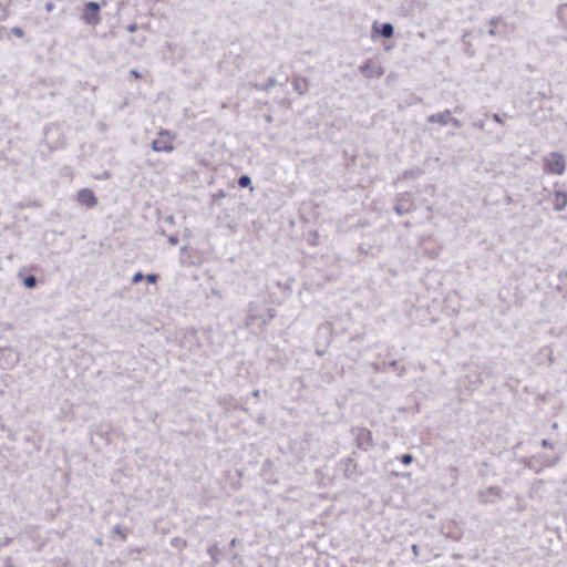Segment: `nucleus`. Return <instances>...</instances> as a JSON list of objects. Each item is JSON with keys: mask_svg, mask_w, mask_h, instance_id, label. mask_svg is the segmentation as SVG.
Listing matches in <instances>:
<instances>
[{"mask_svg": "<svg viewBox=\"0 0 567 567\" xmlns=\"http://www.w3.org/2000/svg\"><path fill=\"white\" fill-rule=\"evenodd\" d=\"M250 177L247 175H243L238 179V185L243 188L248 187L250 185Z\"/></svg>", "mask_w": 567, "mask_h": 567, "instance_id": "9", "label": "nucleus"}, {"mask_svg": "<svg viewBox=\"0 0 567 567\" xmlns=\"http://www.w3.org/2000/svg\"><path fill=\"white\" fill-rule=\"evenodd\" d=\"M357 446L361 450H368L373 444L372 432L365 427H358L354 430Z\"/></svg>", "mask_w": 567, "mask_h": 567, "instance_id": "4", "label": "nucleus"}, {"mask_svg": "<svg viewBox=\"0 0 567 567\" xmlns=\"http://www.w3.org/2000/svg\"><path fill=\"white\" fill-rule=\"evenodd\" d=\"M379 32L384 38H391L393 35V27L390 23H384L381 25Z\"/></svg>", "mask_w": 567, "mask_h": 567, "instance_id": "8", "label": "nucleus"}, {"mask_svg": "<svg viewBox=\"0 0 567 567\" xmlns=\"http://www.w3.org/2000/svg\"><path fill=\"white\" fill-rule=\"evenodd\" d=\"M400 460L404 465H409L413 462V456L411 454H403Z\"/></svg>", "mask_w": 567, "mask_h": 567, "instance_id": "11", "label": "nucleus"}, {"mask_svg": "<svg viewBox=\"0 0 567 567\" xmlns=\"http://www.w3.org/2000/svg\"><path fill=\"white\" fill-rule=\"evenodd\" d=\"M143 278H144V276H143L141 272H136V274L133 276L132 281H133L134 284H137V282L142 281V279H143Z\"/></svg>", "mask_w": 567, "mask_h": 567, "instance_id": "12", "label": "nucleus"}, {"mask_svg": "<svg viewBox=\"0 0 567 567\" xmlns=\"http://www.w3.org/2000/svg\"><path fill=\"white\" fill-rule=\"evenodd\" d=\"M543 167L546 174L563 175L566 168L565 158L559 153H550L544 157Z\"/></svg>", "mask_w": 567, "mask_h": 567, "instance_id": "1", "label": "nucleus"}, {"mask_svg": "<svg viewBox=\"0 0 567 567\" xmlns=\"http://www.w3.org/2000/svg\"><path fill=\"white\" fill-rule=\"evenodd\" d=\"M12 33L19 38L23 37V31L20 28H13Z\"/></svg>", "mask_w": 567, "mask_h": 567, "instance_id": "14", "label": "nucleus"}, {"mask_svg": "<svg viewBox=\"0 0 567 567\" xmlns=\"http://www.w3.org/2000/svg\"><path fill=\"white\" fill-rule=\"evenodd\" d=\"M544 446H548V443L546 441H543Z\"/></svg>", "mask_w": 567, "mask_h": 567, "instance_id": "16", "label": "nucleus"}, {"mask_svg": "<svg viewBox=\"0 0 567 567\" xmlns=\"http://www.w3.org/2000/svg\"><path fill=\"white\" fill-rule=\"evenodd\" d=\"M82 20L90 25L99 24L101 21L99 3L93 1L85 3Z\"/></svg>", "mask_w": 567, "mask_h": 567, "instance_id": "3", "label": "nucleus"}, {"mask_svg": "<svg viewBox=\"0 0 567 567\" xmlns=\"http://www.w3.org/2000/svg\"><path fill=\"white\" fill-rule=\"evenodd\" d=\"M360 71L367 78L381 76L383 74V70L380 65L374 64L373 62H368L360 66Z\"/></svg>", "mask_w": 567, "mask_h": 567, "instance_id": "6", "label": "nucleus"}, {"mask_svg": "<svg viewBox=\"0 0 567 567\" xmlns=\"http://www.w3.org/2000/svg\"><path fill=\"white\" fill-rule=\"evenodd\" d=\"M430 121H436V116H435V115H432V116L430 117Z\"/></svg>", "mask_w": 567, "mask_h": 567, "instance_id": "15", "label": "nucleus"}, {"mask_svg": "<svg viewBox=\"0 0 567 567\" xmlns=\"http://www.w3.org/2000/svg\"><path fill=\"white\" fill-rule=\"evenodd\" d=\"M23 282L28 288H33L37 285V279L33 276H28L24 278Z\"/></svg>", "mask_w": 567, "mask_h": 567, "instance_id": "10", "label": "nucleus"}, {"mask_svg": "<svg viewBox=\"0 0 567 567\" xmlns=\"http://www.w3.org/2000/svg\"><path fill=\"white\" fill-rule=\"evenodd\" d=\"M175 135L168 131L162 130L152 143L155 152L169 153L174 150Z\"/></svg>", "mask_w": 567, "mask_h": 567, "instance_id": "2", "label": "nucleus"}, {"mask_svg": "<svg viewBox=\"0 0 567 567\" xmlns=\"http://www.w3.org/2000/svg\"><path fill=\"white\" fill-rule=\"evenodd\" d=\"M146 280L151 284H155L157 281V276L155 274H150L146 276Z\"/></svg>", "mask_w": 567, "mask_h": 567, "instance_id": "13", "label": "nucleus"}, {"mask_svg": "<svg viewBox=\"0 0 567 567\" xmlns=\"http://www.w3.org/2000/svg\"><path fill=\"white\" fill-rule=\"evenodd\" d=\"M554 207L556 210H563L567 206V194L565 192H555Z\"/></svg>", "mask_w": 567, "mask_h": 567, "instance_id": "7", "label": "nucleus"}, {"mask_svg": "<svg viewBox=\"0 0 567 567\" xmlns=\"http://www.w3.org/2000/svg\"><path fill=\"white\" fill-rule=\"evenodd\" d=\"M76 200L82 206H85L89 208H92V207L96 206V204H97V198L94 195L93 190L90 188H81L80 190H78Z\"/></svg>", "mask_w": 567, "mask_h": 567, "instance_id": "5", "label": "nucleus"}]
</instances>
